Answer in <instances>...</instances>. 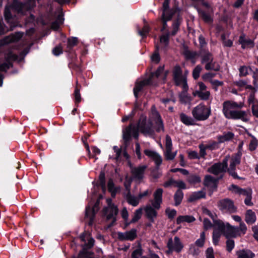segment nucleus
<instances>
[{
	"mask_svg": "<svg viewBox=\"0 0 258 258\" xmlns=\"http://www.w3.org/2000/svg\"><path fill=\"white\" fill-rule=\"evenodd\" d=\"M139 131L145 136H153L154 130L153 127L152 119L149 118V120H147L145 115H141L138 123L137 127L131 124L123 130V140L125 142L129 141L132 135L135 139H138Z\"/></svg>",
	"mask_w": 258,
	"mask_h": 258,
	"instance_id": "f257e3e1",
	"label": "nucleus"
},
{
	"mask_svg": "<svg viewBox=\"0 0 258 258\" xmlns=\"http://www.w3.org/2000/svg\"><path fill=\"white\" fill-rule=\"evenodd\" d=\"M244 106L243 102L233 101H226L223 103L222 112L225 117L229 119H240L243 122H248L250 114L248 111L241 110Z\"/></svg>",
	"mask_w": 258,
	"mask_h": 258,
	"instance_id": "f03ea898",
	"label": "nucleus"
},
{
	"mask_svg": "<svg viewBox=\"0 0 258 258\" xmlns=\"http://www.w3.org/2000/svg\"><path fill=\"white\" fill-rule=\"evenodd\" d=\"M35 6V0H28L22 4L18 0H14L10 6H7L5 8L4 15L7 22L12 23V15L11 12H16L18 14L24 15L26 11L30 10Z\"/></svg>",
	"mask_w": 258,
	"mask_h": 258,
	"instance_id": "7ed1b4c3",
	"label": "nucleus"
},
{
	"mask_svg": "<svg viewBox=\"0 0 258 258\" xmlns=\"http://www.w3.org/2000/svg\"><path fill=\"white\" fill-rule=\"evenodd\" d=\"M163 192V190L162 188H157L153 194V200L151 201L153 207L147 206L145 208L146 216L151 222H153L154 218L157 216V213L155 209L160 208V205L162 202Z\"/></svg>",
	"mask_w": 258,
	"mask_h": 258,
	"instance_id": "20e7f679",
	"label": "nucleus"
},
{
	"mask_svg": "<svg viewBox=\"0 0 258 258\" xmlns=\"http://www.w3.org/2000/svg\"><path fill=\"white\" fill-rule=\"evenodd\" d=\"M163 70L164 67L160 66L155 72L151 73L149 78L137 82L134 88V94L135 97L136 98H138V93L142 89L145 85L152 84L153 80L154 78H158L161 74L163 72Z\"/></svg>",
	"mask_w": 258,
	"mask_h": 258,
	"instance_id": "39448f33",
	"label": "nucleus"
},
{
	"mask_svg": "<svg viewBox=\"0 0 258 258\" xmlns=\"http://www.w3.org/2000/svg\"><path fill=\"white\" fill-rule=\"evenodd\" d=\"M107 206L103 209V212L104 216L107 220H111V222L107 226V228L111 227L116 221V216L118 210L116 206L112 203L111 199L106 200Z\"/></svg>",
	"mask_w": 258,
	"mask_h": 258,
	"instance_id": "423d86ee",
	"label": "nucleus"
},
{
	"mask_svg": "<svg viewBox=\"0 0 258 258\" xmlns=\"http://www.w3.org/2000/svg\"><path fill=\"white\" fill-rule=\"evenodd\" d=\"M216 224L222 230L223 235L226 238L236 237L238 235V228L231 225L229 223L223 221H217Z\"/></svg>",
	"mask_w": 258,
	"mask_h": 258,
	"instance_id": "0eeeda50",
	"label": "nucleus"
},
{
	"mask_svg": "<svg viewBox=\"0 0 258 258\" xmlns=\"http://www.w3.org/2000/svg\"><path fill=\"white\" fill-rule=\"evenodd\" d=\"M211 114V109L207 108L203 103H200L192 110V115L197 120H206Z\"/></svg>",
	"mask_w": 258,
	"mask_h": 258,
	"instance_id": "6e6552de",
	"label": "nucleus"
},
{
	"mask_svg": "<svg viewBox=\"0 0 258 258\" xmlns=\"http://www.w3.org/2000/svg\"><path fill=\"white\" fill-rule=\"evenodd\" d=\"M150 119L154 122V128L157 132H164V125L161 117L154 105L152 106L149 114Z\"/></svg>",
	"mask_w": 258,
	"mask_h": 258,
	"instance_id": "1a4fd4ad",
	"label": "nucleus"
},
{
	"mask_svg": "<svg viewBox=\"0 0 258 258\" xmlns=\"http://www.w3.org/2000/svg\"><path fill=\"white\" fill-rule=\"evenodd\" d=\"M229 158V156H227L223 160L222 162L215 163L208 169V172L215 175H218L226 172L227 169L228 161Z\"/></svg>",
	"mask_w": 258,
	"mask_h": 258,
	"instance_id": "9d476101",
	"label": "nucleus"
},
{
	"mask_svg": "<svg viewBox=\"0 0 258 258\" xmlns=\"http://www.w3.org/2000/svg\"><path fill=\"white\" fill-rule=\"evenodd\" d=\"M218 207L223 213H233L236 212V207L233 201L228 199L220 200L218 203Z\"/></svg>",
	"mask_w": 258,
	"mask_h": 258,
	"instance_id": "9b49d317",
	"label": "nucleus"
},
{
	"mask_svg": "<svg viewBox=\"0 0 258 258\" xmlns=\"http://www.w3.org/2000/svg\"><path fill=\"white\" fill-rule=\"evenodd\" d=\"M167 246L168 248V250L167 251L168 253H171L173 251L178 253L180 252L183 248V244L178 237L175 236L173 239L171 238L169 239Z\"/></svg>",
	"mask_w": 258,
	"mask_h": 258,
	"instance_id": "f8f14e48",
	"label": "nucleus"
},
{
	"mask_svg": "<svg viewBox=\"0 0 258 258\" xmlns=\"http://www.w3.org/2000/svg\"><path fill=\"white\" fill-rule=\"evenodd\" d=\"M198 85L199 89L193 92V96L198 97L203 100H208L210 97L211 93L209 91L207 90V87L202 82H198Z\"/></svg>",
	"mask_w": 258,
	"mask_h": 258,
	"instance_id": "ddd939ff",
	"label": "nucleus"
},
{
	"mask_svg": "<svg viewBox=\"0 0 258 258\" xmlns=\"http://www.w3.org/2000/svg\"><path fill=\"white\" fill-rule=\"evenodd\" d=\"M178 14V11L176 8L172 9H163L162 15V21L163 22V27L161 29L162 31L165 30L167 27V22L170 21L173 15L175 14Z\"/></svg>",
	"mask_w": 258,
	"mask_h": 258,
	"instance_id": "4468645a",
	"label": "nucleus"
},
{
	"mask_svg": "<svg viewBox=\"0 0 258 258\" xmlns=\"http://www.w3.org/2000/svg\"><path fill=\"white\" fill-rule=\"evenodd\" d=\"M241 157L238 154L232 156L230 161L229 167L227 169L228 173L235 179H240L235 172L236 166L240 163Z\"/></svg>",
	"mask_w": 258,
	"mask_h": 258,
	"instance_id": "2eb2a0df",
	"label": "nucleus"
},
{
	"mask_svg": "<svg viewBox=\"0 0 258 258\" xmlns=\"http://www.w3.org/2000/svg\"><path fill=\"white\" fill-rule=\"evenodd\" d=\"M91 204H90L86 208L85 216L86 218L89 219L88 225H92L94 222V218L96 213L99 210V201H96L95 205L92 208H91Z\"/></svg>",
	"mask_w": 258,
	"mask_h": 258,
	"instance_id": "dca6fc26",
	"label": "nucleus"
},
{
	"mask_svg": "<svg viewBox=\"0 0 258 258\" xmlns=\"http://www.w3.org/2000/svg\"><path fill=\"white\" fill-rule=\"evenodd\" d=\"M172 140L169 135H166L165 138V151L164 154L167 160H172L174 159L177 154V151L172 152Z\"/></svg>",
	"mask_w": 258,
	"mask_h": 258,
	"instance_id": "f3484780",
	"label": "nucleus"
},
{
	"mask_svg": "<svg viewBox=\"0 0 258 258\" xmlns=\"http://www.w3.org/2000/svg\"><path fill=\"white\" fill-rule=\"evenodd\" d=\"M147 168V166L141 165L137 167L132 168L131 172L133 178L137 181H141L144 177L145 171Z\"/></svg>",
	"mask_w": 258,
	"mask_h": 258,
	"instance_id": "a211bd4d",
	"label": "nucleus"
},
{
	"mask_svg": "<svg viewBox=\"0 0 258 258\" xmlns=\"http://www.w3.org/2000/svg\"><path fill=\"white\" fill-rule=\"evenodd\" d=\"M238 42L243 49L252 48L254 46V40L247 37L243 33L240 35Z\"/></svg>",
	"mask_w": 258,
	"mask_h": 258,
	"instance_id": "6ab92c4d",
	"label": "nucleus"
},
{
	"mask_svg": "<svg viewBox=\"0 0 258 258\" xmlns=\"http://www.w3.org/2000/svg\"><path fill=\"white\" fill-rule=\"evenodd\" d=\"M117 235L121 240L132 241L137 237V230L135 229H132L125 232H118Z\"/></svg>",
	"mask_w": 258,
	"mask_h": 258,
	"instance_id": "aec40b11",
	"label": "nucleus"
},
{
	"mask_svg": "<svg viewBox=\"0 0 258 258\" xmlns=\"http://www.w3.org/2000/svg\"><path fill=\"white\" fill-rule=\"evenodd\" d=\"M23 33L19 32L12 34L5 37L1 41V44L2 45H6L10 43L17 42L23 37Z\"/></svg>",
	"mask_w": 258,
	"mask_h": 258,
	"instance_id": "412c9836",
	"label": "nucleus"
},
{
	"mask_svg": "<svg viewBox=\"0 0 258 258\" xmlns=\"http://www.w3.org/2000/svg\"><path fill=\"white\" fill-rule=\"evenodd\" d=\"M6 62L0 64V71H6L11 67V61L16 60L17 56L12 52L9 53L7 56Z\"/></svg>",
	"mask_w": 258,
	"mask_h": 258,
	"instance_id": "4be33fe9",
	"label": "nucleus"
},
{
	"mask_svg": "<svg viewBox=\"0 0 258 258\" xmlns=\"http://www.w3.org/2000/svg\"><path fill=\"white\" fill-rule=\"evenodd\" d=\"M144 153L146 156H148L154 161L157 167L159 166L161 164L162 162V157L156 152L147 149L144 151Z\"/></svg>",
	"mask_w": 258,
	"mask_h": 258,
	"instance_id": "5701e85b",
	"label": "nucleus"
},
{
	"mask_svg": "<svg viewBox=\"0 0 258 258\" xmlns=\"http://www.w3.org/2000/svg\"><path fill=\"white\" fill-rule=\"evenodd\" d=\"M80 239L85 242L84 246L86 248L92 247L94 243V239L90 236L89 233H84L80 236Z\"/></svg>",
	"mask_w": 258,
	"mask_h": 258,
	"instance_id": "b1692460",
	"label": "nucleus"
},
{
	"mask_svg": "<svg viewBox=\"0 0 258 258\" xmlns=\"http://www.w3.org/2000/svg\"><path fill=\"white\" fill-rule=\"evenodd\" d=\"M222 235H223L222 230L220 229L216 224L214 225L212 240L214 245H217L218 244L220 238Z\"/></svg>",
	"mask_w": 258,
	"mask_h": 258,
	"instance_id": "393cba45",
	"label": "nucleus"
},
{
	"mask_svg": "<svg viewBox=\"0 0 258 258\" xmlns=\"http://www.w3.org/2000/svg\"><path fill=\"white\" fill-rule=\"evenodd\" d=\"M173 79L175 83L179 82L180 80L185 77L182 75V71L181 68L179 66H176L173 71Z\"/></svg>",
	"mask_w": 258,
	"mask_h": 258,
	"instance_id": "a878e982",
	"label": "nucleus"
},
{
	"mask_svg": "<svg viewBox=\"0 0 258 258\" xmlns=\"http://www.w3.org/2000/svg\"><path fill=\"white\" fill-rule=\"evenodd\" d=\"M256 220L255 213L251 210L246 211L245 216V221L248 224H252Z\"/></svg>",
	"mask_w": 258,
	"mask_h": 258,
	"instance_id": "bb28decb",
	"label": "nucleus"
},
{
	"mask_svg": "<svg viewBox=\"0 0 258 258\" xmlns=\"http://www.w3.org/2000/svg\"><path fill=\"white\" fill-rule=\"evenodd\" d=\"M237 258H253L254 254L250 250L242 249L236 251Z\"/></svg>",
	"mask_w": 258,
	"mask_h": 258,
	"instance_id": "cd10ccee",
	"label": "nucleus"
},
{
	"mask_svg": "<svg viewBox=\"0 0 258 258\" xmlns=\"http://www.w3.org/2000/svg\"><path fill=\"white\" fill-rule=\"evenodd\" d=\"M180 118L181 122L186 125H192L196 124L194 119L183 113L180 114Z\"/></svg>",
	"mask_w": 258,
	"mask_h": 258,
	"instance_id": "c85d7f7f",
	"label": "nucleus"
},
{
	"mask_svg": "<svg viewBox=\"0 0 258 258\" xmlns=\"http://www.w3.org/2000/svg\"><path fill=\"white\" fill-rule=\"evenodd\" d=\"M126 199L127 203L132 205L133 206L136 207L137 206L140 202V199L138 196V197H136L133 196L131 194V193H127L126 195Z\"/></svg>",
	"mask_w": 258,
	"mask_h": 258,
	"instance_id": "c756f323",
	"label": "nucleus"
},
{
	"mask_svg": "<svg viewBox=\"0 0 258 258\" xmlns=\"http://www.w3.org/2000/svg\"><path fill=\"white\" fill-rule=\"evenodd\" d=\"M205 192L203 190H199L192 192L189 196L188 201L190 202L195 201L201 198H205Z\"/></svg>",
	"mask_w": 258,
	"mask_h": 258,
	"instance_id": "7c9ffc66",
	"label": "nucleus"
},
{
	"mask_svg": "<svg viewBox=\"0 0 258 258\" xmlns=\"http://www.w3.org/2000/svg\"><path fill=\"white\" fill-rule=\"evenodd\" d=\"M179 99L181 103L189 105H190L192 100L191 96L185 92H181L179 94Z\"/></svg>",
	"mask_w": 258,
	"mask_h": 258,
	"instance_id": "2f4dec72",
	"label": "nucleus"
},
{
	"mask_svg": "<svg viewBox=\"0 0 258 258\" xmlns=\"http://www.w3.org/2000/svg\"><path fill=\"white\" fill-rule=\"evenodd\" d=\"M196 218L192 216H180L177 218L176 223L177 224H180L184 222H186L187 223H191L194 222Z\"/></svg>",
	"mask_w": 258,
	"mask_h": 258,
	"instance_id": "473e14b6",
	"label": "nucleus"
},
{
	"mask_svg": "<svg viewBox=\"0 0 258 258\" xmlns=\"http://www.w3.org/2000/svg\"><path fill=\"white\" fill-rule=\"evenodd\" d=\"M217 180L211 175H206L204 180V184L206 186L216 187Z\"/></svg>",
	"mask_w": 258,
	"mask_h": 258,
	"instance_id": "72a5a7b5",
	"label": "nucleus"
},
{
	"mask_svg": "<svg viewBox=\"0 0 258 258\" xmlns=\"http://www.w3.org/2000/svg\"><path fill=\"white\" fill-rule=\"evenodd\" d=\"M108 189L111 193V196L114 197L119 188L115 187L113 180L111 179H109L107 184Z\"/></svg>",
	"mask_w": 258,
	"mask_h": 258,
	"instance_id": "f704fd0d",
	"label": "nucleus"
},
{
	"mask_svg": "<svg viewBox=\"0 0 258 258\" xmlns=\"http://www.w3.org/2000/svg\"><path fill=\"white\" fill-rule=\"evenodd\" d=\"M205 69L206 70H213L214 71H218L220 70V65L216 61H213V60L210 61L209 63L205 64Z\"/></svg>",
	"mask_w": 258,
	"mask_h": 258,
	"instance_id": "c9c22d12",
	"label": "nucleus"
},
{
	"mask_svg": "<svg viewBox=\"0 0 258 258\" xmlns=\"http://www.w3.org/2000/svg\"><path fill=\"white\" fill-rule=\"evenodd\" d=\"M233 136L234 135L233 133L231 132H228L218 137V142L222 143L226 141H229L233 138Z\"/></svg>",
	"mask_w": 258,
	"mask_h": 258,
	"instance_id": "e433bc0d",
	"label": "nucleus"
},
{
	"mask_svg": "<svg viewBox=\"0 0 258 258\" xmlns=\"http://www.w3.org/2000/svg\"><path fill=\"white\" fill-rule=\"evenodd\" d=\"M183 197V193L182 191V190L180 189L177 190L176 191V192H175L174 196V201L175 202V206H178V205H179L181 203V202L182 200Z\"/></svg>",
	"mask_w": 258,
	"mask_h": 258,
	"instance_id": "4c0bfd02",
	"label": "nucleus"
},
{
	"mask_svg": "<svg viewBox=\"0 0 258 258\" xmlns=\"http://www.w3.org/2000/svg\"><path fill=\"white\" fill-rule=\"evenodd\" d=\"M188 182L191 184H196L201 182V177L196 174H190L187 177Z\"/></svg>",
	"mask_w": 258,
	"mask_h": 258,
	"instance_id": "58836bf2",
	"label": "nucleus"
},
{
	"mask_svg": "<svg viewBox=\"0 0 258 258\" xmlns=\"http://www.w3.org/2000/svg\"><path fill=\"white\" fill-rule=\"evenodd\" d=\"M170 33L167 32L166 34H163L160 37V42L165 48L169 44V37Z\"/></svg>",
	"mask_w": 258,
	"mask_h": 258,
	"instance_id": "ea45409f",
	"label": "nucleus"
},
{
	"mask_svg": "<svg viewBox=\"0 0 258 258\" xmlns=\"http://www.w3.org/2000/svg\"><path fill=\"white\" fill-rule=\"evenodd\" d=\"M143 209L140 208L136 210L134 217L132 219L130 223H135L138 221L141 217L142 214Z\"/></svg>",
	"mask_w": 258,
	"mask_h": 258,
	"instance_id": "a19ab883",
	"label": "nucleus"
},
{
	"mask_svg": "<svg viewBox=\"0 0 258 258\" xmlns=\"http://www.w3.org/2000/svg\"><path fill=\"white\" fill-rule=\"evenodd\" d=\"M213 60V57L212 54L209 52H207L202 56L201 62L202 63H205L206 64L209 63L210 61H211Z\"/></svg>",
	"mask_w": 258,
	"mask_h": 258,
	"instance_id": "79ce46f5",
	"label": "nucleus"
},
{
	"mask_svg": "<svg viewBox=\"0 0 258 258\" xmlns=\"http://www.w3.org/2000/svg\"><path fill=\"white\" fill-rule=\"evenodd\" d=\"M63 20L64 19L63 18L62 15L61 14H59L58 16L56 21L52 24V28L54 30H57L58 28V25L62 24Z\"/></svg>",
	"mask_w": 258,
	"mask_h": 258,
	"instance_id": "37998d69",
	"label": "nucleus"
},
{
	"mask_svg": "<svg viewBox=\"0 0 258 258\" xmlns=\"http://www.w3.org/2000/svg\"><path fill=\"white\" fill-rule=\"evenodd\" d=\"M251 70V68L245 66H241L239 68V76L240 77H244L247 75L249 73V72Z\"/></svg>",
	"mask_w": 258,
	"mask_h": 258,
	"instance_id": "c03bdc74",
	"label": "nucleus"
},
{
	"mask_svg": "<svg viewBox=\"0 0 258 258\" xmlns=\"http://www.w3.org/2000/svg\"><path fill=\"white\" fill-rule=\"evenodd\" d=\"M179 25L180 22L179 19H178L176 21L173 22L172 25V30L171 33H170V35L172 36L176 35V34L177 33L178 31Z\"/></svg>",
	"mask_w": 258,
	"mask_h": 258,
	"instance_id": "a18cd8bd",
	"label": "nucleus"
},
{
	"mask_svg": "<svg viewBox=\"0 0 258 258\" xmlns=\"http://www.w3.org/2000/svg\"><path fill=\"white\" fill-rule=\"evenodd\" d=\"M99 184L103 191L106 189L105 180V173L104 172L101 171L99 176Z\"/></svg>",
	"mask_w": 258,
	"mask_h": 258,
	"instance_id": "49530a36",
	"label": "nucleus"
},
{
	"mask_svg": "<svg viewBox=\"0 0 258 258\" xmlns=\"http://www.w3.org/2000/svg\"><path fill=\"white\" fill-rule=\"evenodd\" d=\"M205 241V233L202 232L200 234V238L198 239L196 242L195 244L199 247H202L204 246Z\"/></svg>",
	"mask_w": 258,
	"mask_h": 258,
	"instance_id": "de8ad7c7",
	"label": "nucleus"
},
{
	"mask_svg": "<svg viewBox=\"0 0 258 258\" xmlns=\"http://www.w3.org/2000/svg\"><path fill=\"white\" fill-rule=\"evenodd\" d=\"M182 80H180L179 81V82H178L179 83H176L175 84L176 86L182 85V90H183V91L182 92H187V90L188 89V85L187 84L186 78H185L183 79Z\"/></svg>",
	"mask_w": 258,
	"mask_h": 258,
	"instance_id": "09e8293b",
	"label": "nucleus"
},
{
	"mask_svg": "<svg viewBox=\"0 0 258 258\" xmlns=\"http://www.w3.org/2000/svg\"><path fill=\"white\" fill-rule=\"evenodd\" d=\"M202 70V68L201 66L198 65L192 71V77L195 80H197L200 77V74Z\"/></svg>",
	"mask_w": 258,
	"mask_h": 258,
	"instance_id": "8fccbe9b",
	"label": "nucleus"
},
{
	"mask_svg": "<svg viewBox=\"0 0 258 258\" xmlns=\"http://www.w3.org/2000/svg\"><path fill=\"white\" fill-rule=\"evenodd\" d=\"M204 213L209 216H210L212 219L213 221L214 225H216V222L217 221H222V220L217 219V216L215 213H212L210 211H209L208 209H205L204 210Z\"/></svg>",
	"mask_w": 258,
	"mask_h": 258,
	"instance_id": "3c124183",
	"label": "nucleus"
},
{
	"mask_svg": "<svg viewBox=\"0 0 258 258\" xmlns=\"http://www.w3.org/2000/svg\"><path fill=\"white\" fill-rule=\"evenodd\" d=\"M252 139L249 144V149L251 151L255 150L257 146V141L255 137L252 136Z\"/></svg>",
	"mask_w": 258,
	"mask_h": 258,
	"instance_id": "603ef678",
	"label": "nucleus"
},
{
	"mask_svg": "<svg viewBox=\"0 0 258 258\" xmlns=\"http://www.w3.org/2000/svg\"><path fill=\"white\" fill-rule=\"evenodd\" d=\"M216 74L213 73H207L204 74L202 78L203 80L205 81H209L210 82L212 81V78L215 77Z\"/></svg>",
	"mask_w": 258,
	"mask_h": 258,
	"instance_id": "864d4df0",
	"label": "nucleus"
},
{
	"mask_svg": "<svg viewBox=\"0 0 258 258\" xmlns=\"http://www.w3.org/2000/svg\"><path fill=\"white\" fill-rule=\"evenodd\" d=\"M198 54L196 51L186 50L184 52V55L187 59H193L196 58Z\"/></svg>",
	"mask_w": 258,
	"mask_h": 258,
	"instance_id": "5fc2aeb1",
	"label": "nucleus"
},
{
	"mask_svg": "<svg viewBox=\"0 0 258 258\" xmlns=\"http://www.w3.org/2000/svg\"><path fill=\"white\" fill-rule=\"evenodd\" d=\"M199 13L205 22H211L212 21V18L209 14L202 11H199Z\"/></svg>",
	"mask_w": 258,
	"mask_h": 258,
	"instance_id": "6e6d98bb",
	"label": "nucleus"
},
{
	"mask_svg": "<svg viewBox=\"0 0 258 258\" xmlns=\"http://www.w3.org/2000/svg\"><path fill=\"white\" fill-rule=\"evenodd\" d=\"M252 78L253 80V86L256 88V90L258 89V69H256L254 71H253L252 74Z\"/></svg>",
	"mask_w": 258,
	"mask_h": 258,
	"instance_id": "4d7b16f0",
	"label": "nucleus"
},
{
	"mask_svg": "<svg viewBox=\"0 0 258 258\" xmlns=\"http://www.w3.org/2000/svg\"><path fill=\"white\" fill-rule=\"evenodd\" d=\"M150 30L149 26L145 24L142 30H139V34L143 37H145L147 36Z\"/></svg>",
	"mask_w": 258,
	"mask_h": 258,
	"instance_id": "13d9d810",
	"label": "nucleus"
},
{
	"mask_svg": "<svg viewBox=\"0 0 258 258\" xmlns=\"http://www.w3.org/2000/svg\"><path fill=\"white\" fill-rule=\"evenodd\" d=\"M242 188L239 187L237 185H236L235 184H232L229 187L228 189L230 190L231 192L235 194H237L239 195L240 190Z\"/></svg>",
	"mask_w": 258,
	"mask_h": 258,
	"instance_id": "bf43d9fd",
	"label": "nucleus"
},
{
	"mask_svg": "<svg viewBox=\"0 0 258 258\" xmlns=\"http://www.w3.org/2000/svg\"><path fill=\"white\" fill-rule=\"evenodd\" d=\"M235 246L234 241L232 239H228L226 241V249L229 252H231Z\"/></svg>",
	"mask_w": 258,
	"mask_h": 258,
	"instance_id": "052dcab7",
	"label": "nucleus"
},
{
	"mask_svg": "<svg viewBox=\"0 0 258 258\" xmlns=\"http://www.w3.org/2000/svg\"><path fill=\"white\" fill-rule=\"evenodd\" d=\"M78 42V39L76 37L69 38L68 40V47L70 48L75 46Z\"/></svg>",
	"mask_w": 258,
	"mask_h": 258,
	"instance_id": "680f3d73",
	"label": "nucleus"
},
{
	"mask_svg": "<svg viewBox=\"0 0 258 258\" xmlns=\"http://www.w3.org/2000/svg\"><path fill=\"white\" fill-rule=\"evenodd\" d=\"M255 92L252 91L250 94H249V96L248 97V101L250 105H254L256 102H258V101H256L255 99V96L254 93Z\"/></svg>",
	"mask_w": 258,
	"mask_h": 258,
	"instance_id": "e2e57ef3",
	"label": "nucleus"
},
{
	"mask_svg": "<svg viewBox=\"0 0 258 258\" xmlns=\"http://www.w3.org/2000/svg\"><path fill=\"white\" fill-rule=\"evenodd\" d=\"M203 225L204 229L208 230L211 228L212 227H214V224L213 225L211 222L207 218H205L203 221Z\"/></svg>",
	"mask_w": 258,
	"mask_h": 258,
	"instance_id": "0e129e2a",
	"label": "nucleus"
},
{
	"mask_svg": "<svg viewBox=\"0 0 258 258\" xmlns=\"http://www.w3.org/2000/svg\"><path fill=\"white\" fill-rule=\"evenodd\" d=\"M239 194L240 196L247 197L248 195L252 194V190L251 188H241Z\"/></svg>",
	"mask_w": 258,
	"mask_h": 258,
	"instance_id": "69168bd1",
	"label": "nucleus"
},
{
	"mask_svg": "<svg viewBox=\"0 0 258 258\" xmlns=\"http://www.w3.org/2000/svg\"><path fill=\"white\" fill-rule=\"evenodd\" d=\"M151 193H152V190L150 189H147L146 190H145L144 191H143L142 192H140L138 195V196H139L140 199L141 200V199L144 198V197H148V196H150L151 194Z\"/></svg>",
	"mask_w": 258,
	"mask_h": 258,
	"instance_id": "338daca9",
	"label": "nucleus"
},
{
	"mask_svg": "<svg viewBox=\"0 0 258 258\" xmlns=\"http://www.w3.org/2000/svg\"><path fill=\"white\" fill-rule=\"evenodd\" d=\"M142 254V252L140 249H136L133 251L132 253V258H140Z\"/></svg>",
	"mask_w": 258,
	"mask_h": 258,
	"instance_id": "774afa93",
	"label": "nucleus"
}]
</instances>
